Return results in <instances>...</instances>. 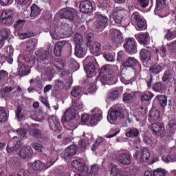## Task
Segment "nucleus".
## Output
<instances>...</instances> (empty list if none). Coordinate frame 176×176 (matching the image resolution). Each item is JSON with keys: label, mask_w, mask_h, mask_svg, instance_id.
Listing matches in <instances>:
<instances>
[{"label": "nucleus", "mask_w": 176, "mask_h": 176, "mask_svg": "<svg viewBox=\"0 0 176 176\" xmlns=\"http://www.w3.org/2000/svg\"><path fill=\"white\" fill-rule=\"evenodd\" d=\"M111 69L113 70L112 73L110 74H105L108 72V68L106 67H102L100 69V73L99 74V76L96 77V80L97 82H100L103 86H105L107 83L105 82H111L113 80V74H116V72H118L119 67L116 66V65H113L111 67Z\"/></svg>", "instance_id": "1"}, {"label": "nucleus", "mask_w": 176, "mask_h": 176, "mask_svg": "<svg viewBox=\"0 0 176 176\" xmlns=\"http://www.w3.org/2000/svg\"><path fill=\"white\" fill-rule=\"evenodd\" d=\"M124 113H126L124 106L123 104H117L109 109L107 115V120L109 123L112 124V122H116L118 118L123 119L124 118Z\"/></svg>", "instance_id": "2"}, {"label": "nucleus", "mask_w": 176, "mask_h": 176, "mask_svg": "<svg viewBox=\"0 0 176 176\" xmlns=\"http://www.w3.org/2000/svg\"><path fill=\"white\" fill-rule=\"evenodd\" d=\"M63 79H65V82L60 80H56L54 84V90H60V89H68L72 86L74 80H72V74L69 72H63L61 73Z\"/></svg>", "instance_id": "3"}, {"label": "nucleus", "mask_w": 176, "mask_h": 176, "mask_svg": "<svg viewBox=\"0 0 176 176\" xmlns=\"http://www.w3.org/2000/svg\"><path fill=\"white\" fill-rule=\"evenodd\" d=\"M36 69L41 72L42 76L44 75V76L47 77L46 79L50 81L54 78V74H56V70H54L50 63H37Z\"/></svg>", "instance_id": "4"}, {"label": "nucleus", "mask_w": 176, "mask_h": 176, "mask_svg": "<svg viewBox=\"0 0 176 176\" xmlns=\"http://www.w3.org/2000/svg\"><path fill=\"white\" fill-rule=\"evenodd\" d=\"M94 61H96V59L93 56H87L83 60V64L85 65L84 67V69L88 78L87 79L84 80L82 82L83 85H87V83H89V78H93V76L95 75L94 72L96 71V66H94Z\"/></svg>", "instance_id": "5"}, {"label": "nucleus", "mask_w": 176, "mask_h": 176, "mask_svg": "<svg viewBox=\"0 0 176 176\" xmlns=\"http://www.w3.org/2000/svg\"><path fill=\"white\" fill-rule=\"evenodd\" d=\"M57 158L54 161H52L50 162H47L45 164L42 162L41 160H36L34 162L30 163V166L34 171H45L47 170L50 167H52L56 163Z\"/></svg>", "instance_id": "6"}, {"label": "nucleus", "mask_w": 176, "mask_h": 176, "mask_svg": "<svg viewBox=\"0 0 176 176\" xmlns=\"http://www.w3.org/2000/svg\"><path fill=\"white\" fill-rule=\"evenodd\" d=\"M123 10L117 9L113 12V20L116 24H122L124 27H127L130 24L129 19L123 18Z\"/></svg>", "instance_id": "7"}, {"label": "nucleus", "mask_w": 176, "mask_h": 176, "mask_svg": "<svg viewBox=\"0 0 176 176\" xmlns=\"http://www.w3.org/2000/svg\"><path fill=\"white\" fill-rule=\"evenodd\" d=\"M116 159L123 166H129L131 163V155L122 150L117 152Z\"/></svg>", "instance_id": "8"}, {"label": "nucleus", "mask_w": 176, "mask_h": 176, "mask_svg": "<svg viewBox=\"0 0 176 176\" xmlns=\"http://www.w3.org/2000/svg\"><path fill=\"white\" fill-rule=\"evenodd\" d=\"M35 56L37 63H45V61H49L50 52L44 48H40L35 52Z\"/></svg>", "instance_id": "9"}, {"label": "nucleus", "mask_w": 176, "mask_h": 176, "mask_svg": "<svg viewBox=\"0 0 176 176\" xmlns=\"http://www.w3.org/2000/svg\"><path fill=\"white\" fill-rule=\"evenodd\" d=\"M133 156L136 159H138L140 163H146L149 160V157H151V153L148 148H144L140 151H136Z\"/></svg>", "instance_id": "10"}, {"label": "nucleus", "mask_w": 176, "mask_h": 176, "mask_svg": "<svg viewBox=\"0 0 176 176\" xmlns=\"http://www.w3.org/2000/svg\"><path fill=\"white\" fill-rule=\"evenodd\" d=\"M82 137L84 139H81L78 142V146L82 151L87 149L91 142H93V134L92 133H83Z\"/></svg>", "instance_id": "11"}, {"label": "nucleus", "mask_w": 176, "mask_h": 176, "mask_svg": "<svg viewBox=\"0 0 176 176\" xmlns=\"http://www.w3.org/2000/svg\"><path fill=\"white\" fill-rule=\"evenodd\" d=\"M126 42L124 43V47L126 53L129 54H135L137 53V43L134 38H126Z\"/></svg>", "instance_id": "12"}, {"label": "nucleus", "mask_w": 176, "mask_h": 176, "mask_svg": "<svg viewBox=\"0 0 176 176\" xmlns=\"http://www.w3.org/2000/svg\"><path fill=\"white\" fill-rule=\"evenodd\" d=\"M48 124L50 126V129L56 133H60L63 129L58 118L54 116H50L48 118Z\"/></svg>", "instance_id": "13"}, {"label": "nucleus", "mask_w": 176, "mask_h": 176, "mask_svg": "<svg viewBox=\"0 0 176 176\" xmlns=\"http://www.w3.org/2000/svg\"><path fill=\"white\" fill-rule=\"evenodd\" d=\"M1 24L4 25H12L14 23V19L12 15V12L8 10H3L0 16Z\"/></svg>", "instance_id": "14"}, {"label": "nucleus", "mask_w": 176, "mask_h": 176, "mask_svg": "<svg viewBox=\"0 0 176 176\" xmlns=\"http://www.w3.org/2000/svg\"><path fill=\"white\" fill-rule=\"evenodd\" d=\"M123 67L125 68H131V69H141V64L138 60L134 57H129L127 60L123 63Z\"/></svg>", "instance_id": "15"}, {"label": "nucleus", "mask_w": 176, "mask_h": 176, "mask_svg": "<svg viewBox=\"0 0 176 176\" xmlns=\"http://www.w3.org/2000/svg\"><path fill=\"white\" fill-rule=\"evenodd\" d=\"M92 116L90 120L91 126H96L97 123L102 120V111L98 108L91 110Z\"/></svg>", "instance_id": "16"}, {"label": "nucleus", "mask_w": 176, "mask_h": 176, "mask_svg": "<svg viewBox=\"0 0 176 176\" xmlns=\"http://www.w3.org/2000/svg\"><path fill=\"white\" fill-rule=\"evenodd\" d=\"M111 42L116 45H121L123 43V34L119 30L113 29L111 32Z\"/></svg>", "instance_id": "17"}, {"label": "nucleus", "mask_w": 176, "mask_h": 176, "mask_svg": "<svg viewBox=\"0 0 176 176\" xmlns=\"http://www.w3.org/2000/svg\"><path fill=\"white\" fill-rule=\"evenodd\" d=\"M74 119H79V114H78V111L70 107L67 109L64 113V115L62 117V121L72 120Z\"/></svg>", "instance_id": "18"}, {"label": "nucleus", "mask_w": 176, "mask_h": 176, "mask_svg": "<svg viewBox=\"0 0 176 176\" xmlns=\"http://www.w3.org/2000/svg\"><path fill=\"white\" fill-rule=\"evenodd\" d=\"M79 9L82 13H91L94 10V7L91 1L85 0L80 2Z\"/></svg>", "instance_id": "19"}, {"label": "nucleus", "mask_w": 176, "mask_h": 176, "mask_svg": "<svg viewBox=\"0 0 176 176\" xmlns=\"http://www.w3.org/2000/svg\"><path fill=\"white\" fill-rule=\"evenodd\" d=\"M59 16L60 19H66V20H69L70 21H74L75 20V14H74V10L69 8H63L59 11Z\"/></svg>", "instance_id": "20"}, {"label": "nucleus", "mask_w": 176, "mask_h": 176, "mask_svg": "<svg viewBox=\"0 0 176 176\" xmlns=\"http://www.w3.org/2000/svg\"><path fill=\"white\" fill-rule=\"evenodd\" d=\"M107 23H108V17L102 14H99L96 18V22L95 23L96 28L98 30H104L107 25Z\"/></svg>", "instance_id": "21"}, {"label": "nucleus", "mask_w": 176, "mask_h": 176, "mask_svg": "<svg viewBox=\"0 0 176 176\" xmlns=\"http://www.w3.org/2000/svg\"><path fill=\"white\" fill-rule=\"evenodd\" d=\"M76 152H78V146L76 144H72L65 149L63 158L65 160H68L76 155Z\"/></svg>", "instance_id": "22"}, {"label": "nucleus", "mask_w": 176, "mask_h": 176, "mask_svg": "<svg viewBox=\"0 0 176 176\" xmlns=\"http://www.w3.org/2000/svg\"><path fill=\"white\" fill-rule=\"evenodd\" d=\"M167 0H156V6L154 10L155 14H159L158 12H163L167 10Z\"/></svg>", "instance_id": "23"}, {"label": "nucleus", "mask_w": 176, "mask_h": 176, "mask_svg": "<svg viewBox=\"0 0 176 176\" xmlns=\"http://www.w3.org/2000/svg\"><path fill=\"white\" fill-rule=\"evenodd\" d=\"M135 36L136 40L138 41V43H140V45H142V46H146V45H148L149 33H140L137 34Z\"/></svg>", "instance_id": "24"}, {"label": "nucleus", "mask_w": 176, "mask_h": 176, "mask_svg": "<svg viewBox=\"0 0 176 176\" xmlns=\"http://www.w3.org/2000/svg\"><path fill=\"white\" fill-rule=\"evenodd\" d=\"M64 122H63V126L66 125L69 126L66 130H72L74 131V130L78 128L79 118H76L74 120H65Z\"/></svg>", "instance_id": "25"}, {"label": "nucleus", "mask_w": 176, "mask_h": 176, "mask_svg": "<svg viewBox=\"0 0 176 176\" xmlns=\"http://www.w3.org/2000/svg\"><path fill=\"white\" fill-rule=\"evenodd\" d=\"M50 34L52 38L55 41H58V39H63L64 38V32H61L60 28H51L50 30Z\"/></svg>", "instance_id": "26"}, {"label": "nucleus", "mask_w": 176, "mask_h": 176, "mask_svg": "<svg viewBox=\"0 0 176 176\" xmlns=\"http://www.w3.org/2000/svg\"><path fill=\"white\" fill-rule=\"evenodd\" d=\"M10 38V30L9 29H2L0 30V49L3 47L5 45V41Z\"/></svg>", "instance_id": "27"}, {"label": "nucleus", "mask_w": 176, "mask_h": 176, "mask_svg": "<svg viewBox=\"0 0 176 176\" xmlns=\"http://www.w3.org/2000/svg\"><path fill=\"white\" fill-rule=\"evenodd\" d=\"M111 176H131L130 173L126 170H120L118 168V165H114L111 167L110 171Z\"/></svg>", "instance_id": "28"}, {"label": "nucleus", "mask_w": 176, "mask_h": 176, "mask_svg": "<svg viewBox=\"0 0 176 176\" xmlns=\"http://www.w3.org/2000/svg\"><path fill=\"white\" fill-rule=\"evenodd\" d=\"M19 156L22 159H28L32 156V148L30 146H23L19 152Z\"/></svg>", "instance_id": "29"}, {"label": "nucleus", "mask_w": 176, "mask_h": 176, "mask_svg": "<svg viewBox=\"0 0 176 176\" xmlns=\"http://www.w3.org/2000/svg\"><path fill=\"white\" fill-rule=\"evenodd\" d=\"M17 69L19 76H27L31 74V67L24 64L19 65Z\"/></svg>", "instance_id": "30"}, {"label": "nucleus", "mask_w": 176, "mask_h": 176, "mask_svg": "<svg viewBox=\"0 0 176 176\" xmlns=\"http://www.w3.org/2000/svg\"><path fill=\"white\" fill-rule=\"evenodd\" d=\"M140 57L143 63H148V61H151L152 54L147 50L142 49L140 52Z\"/></svg>", "instance_id": "31"}, {"label": "nucleus", "mask_w": 176, "mask_h": 176, "mask_svg": "<svg viewBox=\"0 0 176 176\" xmlns=\"http://www.w3.org/2000/svg\"><path fill=\"white\" fill-rule=\"evenodd\" d=\"M30 85H34V87L38 90H42L45 86L43 81H42V78L39 76H37L35 78H32L30 80Z\"/></svg>", "instance_id": "32"}, {"label": "nucleus", "mask_w": 176, "mask_h": 176, "mask_svg": "<svg viewBox=\"0 0 176 176\" xmlns=\"http://www.w3.org/2000/svg\"><path fill=\"white\" fill-rule=\"evenodd\" d=\"M74 55L78 58H83L86 56V50H85L83 45H75Z\"/></svg>", "instance_id": "33"}, {"label": "nucleus", "mask_w": 176, "mask_h": 176, "mask_svg": "<svg viewBox=\"0 0 176 176\" xmlns=\"http://www.w3.org/2000/svg\"><path fill=\"white\" fill-rule=\"evenodd\" d=\"M67 44V41H61L58 42L55 46L54 50V54L55 56L58 57L59 56H61V50H63V47L65 46Z\"/></svg>", "instance_id": "34"}, {"label": "nucleus", "mask_w": 176, "mask_h": 176, "mask_svg": "<svg viewBox=\"0 0 176 176\" xmlns=\"http://www.w3.org/2000/svg\"><path fill=\"white\" fill-rule=\"evenodd\" d=\"M74 140V131L72 130H66L63 135V142L65 145L72 142Z\"/></svg>", "instance_id": "35"}, {"label": "nucleus", "mask_w": 176, "mask_h": 176, "mask_svg": "<svg viewBox=\"0 0 176 176\" xmlns=\"http://www.w3.org/2000/svg\"><path fill=\"white\" fill-rule=\"evenodd\" d=\"M125 134L128 138H135L140 135V131L137 128H128L125 131Z\"/></svg>", "instance_id": "36"}, {"label": "nucleus", "mask_w": 176, "mask_h": 176, "mask_svg": "<svg viewBox=\"0 0 176 176\" xmlns=\"http://www.w3.org/2000/svg\"><path fill=\"white\" fill-rule=\"evenodd\" d=\"M163 130H164L163 128V124L160 122H155L151 125V131L155 134V135H157V134H162V133H163Z\"/></svg>", "instance_id": "37"}, {"label": "nucleus", "mask_w": 176, "mask_h": 176, "mask_svg": "<svg viewBox=\"0 0 176 176\" xmlns=\"http://www.w3.org/2000/svg\"><path fill=\"white\" fill-rule=\"evenodd\" d=\"M160 119V111L156 109H151L149 112V122H156Z\"/></svg>", "instance_id": "38"}, {"label": "nucleus", "mask_w": 176, "mask_h": 176, "mask_svg": "<svg viewBox=\"0 0 176 176\" xmlns=\"http://www.w3.org/2000/svg\"><path fill=\"white\" fill-rule=\"evenodd\" d=\"M143 142L146 145H148L151 146V148H155L156 146V144H157V140L154 138H150L149 136L143 135Z\"/></svg>", "instance_id": "39"}, {"label": "nucleus", "mask_w": 176, "mask_h": 176, "mask_svg": "<svg viewBox=\"0 0 176 176\" xmlns=\"http://www.w3.org/2000/svg\"><path fill=\"white\" fill-rule=\"evenodd\" d=\"M21 146V141L17 140L13 142V146L10 147L9 145L7 146L6 151L8 153H16V151L19 149Z\"/></svg>", "instance_id": "40"}, {"label": "nucleus", "mask_w": 176, "mask_h": 176, "mask_svg": "<svg viewBox=\"0 0 176 176\" xmlns=\"http://www.w3.org/2000/svg\"><path fill=\"white\" fill-rule=\"evenodd\" d=\"M41 15V8L36 4H33L31 7L30 14L32 20H34L36 17Z\"/></svg>", "instance_id": "41"}, {"label": "nucleus", "mask_w": 176, "mask_h": 176, "mask_svg": "<svg viewBox=\"0 0 176 176\" xmlns=\"http://www.w3.org/2000/svg\"><path fill=\"white\" fill-rule=\"evenodd\" d=\"M10 133H16L21 140H25V138H27V133H28V130L26 129H19L16 130L11 129Z\"/></svg>", "instance_id": "42"}, {"label": "nucleus", "mask_w": 176, "mask_h": 176, "mask_svg": "<svg viewBox=\"0 0 176 176\" xmlns=\"http://www.w3.org/2000/svg\"><path fill=\"white\" fill-rule=\"evenodd\" d=\"M175 78V72L174 69H168L164 72V74L162 77V80L164 82H167V80H171V79H174Z\"/></svg>", "instance_id": "43"}, {"label": "nucleus", "mask_w": 176, "mask_h": 176, "mask_svg": "<svg viewBox=\"0 0 176 176\" xmlns=\"http://www.w3.org/2000/svg\"><path fill=\"white\" fill-rule=\"evenodd\" d=\"M89 50L92 54H97L101 52V44L98 42H94L89 46Z\"/></svg>", "instance_id": "44"}, {"label": "nucleus", "mask_w": 176, "mask_h": 176, "mask_svg": "<svg viewBox=\"0 0 176 176\" xmlns=\"http://www.w3.org/2000/svg\"><path fill=\"white\" fill-rule=\"evenodd\" d=\"M59 30L60 32H64V36H65L67 34L71 35V33L72 32V25L67 23H62L60 28H59Z\"/></svg>", "instance_id": "45"}, {"label": "nucleus", "mask_w": 176, "mask_h": 176, "mask_svg": "<svg viewBox=\"0 0 176 176\" xmlns=\"http://www.w3.org/2000/svg\"><path fill=\"white\" fill-rule=\"evenodd\" d=\"M36 45H38V40L36 38H31L26 41V49H28L29 52H32Z\"/></svg>", "instance_id": "46"}, {"label": "nucleus", "mask_w": 176, "mask_h": 176, "mask_svg": "<svg viewBox=\"0 0 176 176\" xmlns=\"http://www.w3.org/2000/svg\"><path fill=\"white\" fill-rule=\"evenodd\" d=\"M155 100L157 101L158 104H160L162 108H166V107H167V97H166V96H157Z\"/></svg>", "instance_id": "47"}, {"label": "nucleus", "mask_w": 176, "mask_h": 176, "mask_svg": "<svg viewBox=\"0 0 176 176\" xmlns=\"http://www.w3.org/2000/svg\"><path fill=\"white\" fill-rule=\"evenodd\" d=\"M147 27L146 21H145V19L144 18L138 22H136V30L138 31H145Z\"/></svg>", "instance_id": "48"}, {"label": "nucleus", "mask_w": 176, "mask_h": 176, "mask_svg": "<svg viewBox=\"0 0 176 176\" xmlns=\"http://www.w3.org/2000/svg\"><path fill=\"white\" fill-rule=\"evenodd\" d=\"M24 20L19 19L13 25L14 30L15 31V34L19 35V31L23 28V25H24Z\"/></svg>", "instance_id": "49"}, {"label": "nucleus", "mask_w": 176, "mask_h": 176, "mask_svg": "<svg viewBox=\"0 0 176 176\" xmlns=\"http://www.w3.org/2000/svg\"><path fill=\"white\" fill-rule=\"evenodd\" d=\"M74 42L75 45H82L85 43V41L83 40V36L79 33H76L74 37Z\"/></svg>", "instance_id": "50"}, {"label": "nucleus", "mask_w": 176, "mask_h": 176, "mask_svg": "<svg viewBox=\"0 0 176 176\" xmlns=\"http://www.w3.org/2000/svg\"><path fill=\"white\" fill-rule=\"evenodd\" d=\"M103 57L108 63H113L115 61L114 52H105L103 54Z\"/></svg>", "instance_id": "51"}, {"label": "nucleus", "mask_w": 176, "mask_h": 176, "mask_svg": "<svg viewBox=\"0 0 176 176\" xmlns=\"http://www.w3.org/2000/svg\"><path fill=\"white\" fill-rule=\"evenodd\" d=\"M162 69H163V67L159 64H155L149 68L150 72H151V74H155V75H157V74H160Z\"/></svg>", "instance_id": "52"}, {"label": "nucleus", "mask_w": 176, "mask_h": 176, "mask_svg": "<svg viewBox=\"0 0 176 176\" xmlns=\"http://www.w3.org/2000/svg\"><path fill=\"white\" fill-rule=\"evenodd\" d=\"M155 53L157 56V57H159V56L160 57H166V47H164V45H162L160 47H159L158 48L155 49Z\"/></svg>", "instance_id": "53"}, {"label": "nucleus", "mask_w": 176, "mask_h": 176, "mask_svg": "<svg viewBox=\"0 0 176 176\" xmlns=\"http://www.w3.org/2000/svg\"><path fill=\"white\" fill-rule=\"evenodd\" d=\"M53 65L59 71L64 68V62L60 58H56L52 61Z\"/></svg>", "instance_id": "54"}, {"label": "nucleus", "mask_w": 176, "mask_h": 176, "mask_svg": "<svg viewBox=\"0 0 176 176\" xmlns=\"http://www.w3.org/2000/svg\"><path fill=\"white\" fill-rule=\"evenodd\" d=\"M133 100H135V93L131 92V94H124L123 101L124 102H130V101H133Z\"/></svg>", "instance_id": "55"}, {"label": "nucleus", "mask_w": 176, "mask_h": 176, "mask_svg": "<svg viewBox=\"0 0 176 176\" xmlns=\"http://www.w3.org/2000/svg\"><path fill=\"white\" fill-rule=\"evenodd\" d=\"M143 19L144 17L142 16V15H141L140 12H133L131 16V21H133L134 23H135V24L136 23H138V21H140Z\"/></svg>", "instance_id": "56"}, {"label": "nucleus", "mask_w": 176, "mask_h": 176, "mask_svg": "<svg viewBox=\"0 0 176 176\" xmlns=\"http://www.w3.org/2000/svg\"><path fill=\"white\" fill-rule=\"evenodd\" d=\"M153 90L157 93H163L164 91V85L162 82H157L153 85Z\"/></svg>", "instance_id": "57"}, {"label": "nucleus", "mask_w": 176, "mask_h": 176, "mask_svg": "<svg viewBox=\"0 0 176 176\" xmlns=\"http://www.w3.org/2000/svg\"><path fill=\"white\" fill-rule=\"evenodd\" d=\"M81 93H82V87L80 86L74 87L71 91V94L72 97H74V98L79 97Z\"/></svg>", "instance_id": "58"}, {"label": "nucleus", "mask_w": 176, "mask_h": 176, "mask_svg": "<svg viewBox=\"0 0 176 176\" xmlns=\"http://www.w3.org/2000/svg\"><path fill=\"white\" fill-rule=\"evenodd\" d=\"M71 108L75 109V111H77V109L80 111L83 109V104L80 100H72V107Z\"/></svg>", "instance_id": "59"}, {"label": "nucleus", "mask_w": 176, "mask_h": 176, "mask_svg": "<svg viewBox=\"0 0 176 176\" xmlns=\"http://www.w3.org/2000/svg\"><path fill=\"white\" fill-rule=\"evenodd\" d=\"M84 164L81 162L78 161L77 160H75L72 161V166L75 168L76 170H78V171H80L82 168H83Z\"/></svg>", "instance_id": "60"}, {"label": "nucleus", "mask_w": 176, "mask_h": 176, "mask_svg": "<svg viewBox=\"0 0 176 176\" xmlns=\"http://www.w3.org/2000/svg\"><path fill=\"white\" fill-rule=\"evenodd\" d=\"M164 38L168 41H173V39L176 38V30L173 31L168 30V32L166 34Z\"/></svg>", "instance_id": "61"}, {"label": "nucleus", "mask_w": 176, "mask_h": 176, "mask_svg": "<svg viewBox=\"0 0 176 176\" xmlns=\"http://www.w3.org/2000/svg\"><path fill=\"white\" fill-rule=\"evenodd\" d=\"M154 95L153 94H152V92L148 91L146 92V94H143L141 96V100L142 101H151V100H152V98H153Z\"/></svg>", "instance_id": "62"}, {"label": "nucleus", "mask_w": 176, "mask_h": 176, "mask_svg": "<svg viewBox=\"0 0 176 176\" xmlns=\"http://www.w3.org/2000/svg\"><path fill=\"white\" fill-rule=\"evenodd\" d=\"M69 67L73 72L78 71V69L80 68L79 63L75 60H72L70 61Z\"/></svg>", "instance_id": "63"}, {"label": "nucleus", "mask_w": 176, "mask_h": 176, "mask_svg": "<svg viewBox=\"0 0 176 176\" xmlns=\"http://www.w3.org/2000/svg\"><path fill=\"white\" fill-rule=\"evenodd\" d=\"M168 50L172 53H176V40L167 44Z\"/></svg>", "instance_id": "64"}]
</instances>
